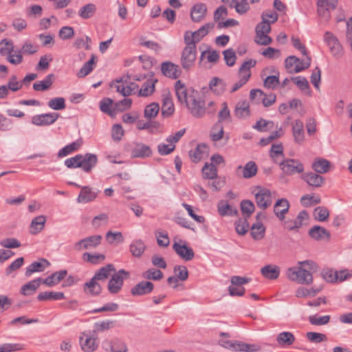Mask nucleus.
Segmentation results:
<instances>
[{
	"mask_svg": "<svg viewBox=\"0 0 352 352\" xmlns=\"http://www.w3.org/2000/svg\"><path fill=\"white\" fill-rule=\"evenodd\" d=\"M129 275L124 270H120L115 272L110 278L108 283V290L111 294H118L123 286L124 279Z\"/></svg>",
	"mask_w": 352,
	"mask_h": 352,
	"instance_id": "nucleus-9",
	"label": "nucleus"
},
{
	"mask_svg": "<svg viewBox=\"0 0 352 352\" xmlns=\"http://www.w3.org/2000/svg\"><path fill=\"white\" fill-rule=\"evenodd\" d=\"M157 242L160 247H167L170 243L168 233L165 231L157 230L155 232Z\"/></svg>",
	"mask_w": 352,
	"mask_h": 352,
	"instance_id": "nucleus-62",
	"label": "nucleus"
},
{
	"mask_svg": "<svg viewBox=\"0 0 352 352\" xmlns=\"http://www.w3.org/2000/svg\"><path fill=\"white\" fill-rule=\"evenodd\" d=\"M202 173L204 178L213 179L217 176V168L213 164L206 163L202 168Z\"/></svg>",
	"mask_w": 352,
	"mask_h": 352,
	"instance_id": "nucleus-47",
	"label": "nucleus"
},
{
	"mask_svg": "<svg viewBox=\"0 0 352 352\" xmlns=\"http://www.w3.org/2000/svg\"><path fill=\"white\" fill-rule=\"evenodd\" d=\"M160 111V106L158 103L157 102H152L149 104H148L144 111V117L148 119L151 120L152 118H154L156 117V116L158 114Z\"/></svg>",
	"mask_w": 352,
	"mask_h": 352,
	"instance_id": "nucleus-50",
	"label": "nucleus"
},
{
	"mask_svg": "<svg viewBox=\"0 0 352 352\" xmlns=\"http://www.w3.org/2000/svg\"><path fill=\"white\" fill-rule=\"evenodd\" d=\"M146 250V245L142 239H134L129 245L131 254L137 258L141 257Z\"/></svg>",
	"mask_w": 352,
	"mask_h": 352,
	"instance_id": "nucleus-31",
	"label": "nucleus"
},
{
	"mask_svg": "<svg viewBox=\"0 0 352 352\" xmlns=\"http://www.w3.org/2000/svg\"><path fill=\"white\" fill-rule=\"evenodd\" d=\"M197 57V50L185 47L181 55V65L186 70H189L195 64Z\"/></svg>",
	"mask_w": 352,
	"mask_h": 352,
	"instance_id": "nucleus-11",
	"label": "nucleus"
},
{
	"mask_svg": "<svg viewBox=\"0 0 352 352\" xmlns=\"http://www.w3.org/2000/svg\"><path fill=\"white\" fill-rule=\"evenodd\" d=\"M79 344L82 351L94 352L98 347L99 340L95 332H92L91 330H86L80 334Z\"/></svg>",
	"mask_w": 352,
	"mask_h": 352,
	"instance_id": "nucleus-4",
	"label": "nucleus"
},
{
	"mask_svg": "<svg viewBox=\"0 0 352 352\" xmlns=\"http://www.w3.org/2000/svg\"><path fill=\"white\" fill-rule=\"evenodd\" d=\"M210 90L217 95L222 94L226 89V85L223 80L214 77L209 82Z\"/></svg>",
	"mask_w": 352,
	"mask_h": 352,
	"instance_id": "nucleus-42",
	"label": "nucleus"
},
{
	"mask_svg": "<svg viewBox=\"0 0 352 352\" xmlns=\"http://www.w3.org/2000/svg\"><path fill=\"white\" fill-rule=\"evenodd\" d=\"M289 208V203L286 199H278L274 206V212L280 220L285 219V214Z\"/></svg>",
	"mask_w": 352,
	"mask_h": 352,
	"instance_id": "nucleus-24",
	"label": "nucleus"
},
{
	"mask_svg": "<svg viewBox=\"0 0 352 352\" xmlns=\"http://www.w3.org/2000/svg\"><path fill=\"white\" fill-rule=\"evenodd\" d=\"M206 12V4L203 3H196L191 8L190 18L193 22H200L205 18Z\"/></svg>",
	"mask_w": 352,
	"mask_h": 352,
	"instance_id": "nucleus-21",
	"label": "nucleus"
},
{
	"mask_svg": "<svg viewBox=\"0 0 352 352\" xmlns=\"http://www.w3.org/2000/svg\"><path fill=\"white\" fill-rule=\"evenodd\" d=\"M279 166L283 173L288 176L296 174L302 175L304 172V164L297 159L286 158L279 164Z\"/></svg>",
	"mask_w": 352,
	"mask_h": 352,
	"instance_id": "nucleus-8",
	"label": "nucleus"
},
{
	"mask_svg": "<svg viewBox=\"0 0 352 352\" xmlns=\"http://www.w3.org/2000/svg\"><path fill=\"white\" fill-rule=\"evenodd\" d=\"M296 340L294 334L289 331H283L278 334L276 342L281 347H286L292 345Z\"/></svg>",
	"mask_w": 352,
	"mask_h": 352,
	"instance_id": "nucleus-32",
	"label": "nucleus"
},
{
	"mask_svg": "<svg viewBox=\"0 0 352 352\" xmlns=\"http://www.w3.org/2000/svg\"><path fill=\"white\" fill-rule=\"evenodd\" d=\"M261 274L267 279H276L280 274V269L278 266L268 265L263 267L261 270Z\"/></svg>",
	"mask_w": 352,
	"mask_h": 352,
	"instance_id": "nucleus-37",
	"label": "nucleus"
},
{
	"mask_svg": "<svg viewBox=\"0 0 352 352\" xmlns=\"http://www.w3.org/2000/svg\"><path fill=\"white\" fill-rule=\"evenodd\" d=\"M161 70L164 76L173 79L177 78L182 73L179 66L170 62L163 63Z\"/></svg>",
	"mask_w": 352,
	"mask_h": 352,
	"instance_id": "nucleus-19",
	"label": "nucleus"
},
{
	"mask_svg": "<svg viewBox=\"0 0 352 352\" xmlns=\"http://www.w3.org/2000/svg\"><path fill=\"white\" fill-rule=\"evenodd\" d=\"M151 148L144 144H138L133 150V155L135 157L144 158L151 155Z\"/></svg>",
	"mask_w": 352,
	"mask_h": 352,
	"instance_id": "nucleus-44",
	"label": "nucleus"
},
{
	"mask_svg": "<svg viewBox=\"0 0 352 352\" xmlns=\"http://www.w3.org/2000/svg\"><path fill=\"white\" fill-rule=\"evenodd\" d=\"M240 206L243 215L246 217H250L255 210L254 203L248 199L241 201Z\"/></svg>",
	"mask_w": 352,
	"mask_h": 352,
	"instance_id": "nucleus-52",
	"label": "nucleus"
},
{
	"mask_svg": "<svg viewBox=\"0 0 352 352\" xmlns=\"http://www.w3.org/2000/svg\"><path fill=\"white\" fill-rule=\"evenodd\" d=\"M98 157L93 153H87L81 155V168L86 173H89L97 164Z\"/></svg>",
	"mask_w": 352,
	"mask_h": 352,
	"instance_id": "nucleus-22",
	"label": "nucleus"
},
{
	"mask_svg": "<svg viewBox=\"0 0 352 352\" xmlns=\"http://www.w3.org/2000/svg\"><path fill=\"white\" fill-rule=\"evenodd\" d=\"M113 100L105 98L100 102V109L103 113H105L111 116L115 115L114 111L112 110Z\"/></svg>",
	"mask_w": 352,
	"mask_h": 352,
	"instance_id": "nucleus-55",
	"label": "nucleus"
},
{
	"mask_svg": "<svg viewBox=\"0 0 352 352\" xmlns=\"http://www.w3.org/2000/svg\"><path fill=\"white\" fill-rule=\"evenodd\" d=\"M256 64L254 59H249L243 62L239 70V80L235 82L231 89V92H234L243 86L251 76L250 69Z\"/></svg>",
	"mask_w": 352,
	"mask_h": 352,
	"instance_id": "nucleus-5",
	"label": "nucleus"
},
{
	"mask_svg": "<svg viewBox=\"0 0 352 352\" xmlns=\"http://www.w3.org/2000/svg\"><path fill=\"white\" fill-rule=\"evenodd\" d=\"M217 211L221 217L234 216L237 214L236 209L232 208L230 204L224 201H220L217 204Z\"/></svg>",
	"mask_w": 352,
	"mask_h": 352,
	"instance_id": "nucleus-40",
	"label": "nucleus"
},
{
	"mask_svg": "<svg viewBox=\"0 0 352 352\" xmlns=\"http://www.w3.org/2000/svg\"><path fill=\"white\" fill-rule=\"evenodd\" d=\"M95 65V56L92 55L91 59L86 62L78 72L79 78H83L89 74L94 69Z\"/></svg>",
	"mask_w": 352,
	"mask_h": 352,
	"instance_id": "nucleus-49",
	"label": "nucleus"
},
{
	"mask_svg": "<svg viewBox=\"0 0 352 352\" xmlns=\"http://www.w3.org/2000/svg\"><path fill=\"white\" fill-rule=\"evenodd\" d=\"M233 351L243 352H255L258 351V349L254 344H249L243 342H235Z\"/></svg>",
	"mask_w": 352,
	"mask_h": 352,
	"instance_id": "nucleus-57",
	"label": "nucleus"
},
{
	"mask_svg": "<svg viewBox=\"0 0 352 352\" xmlns=\"http://www.w3.org/2000/svg\"><path fill=\"white\" fill-rule=\"evenodd\" d=\"M230 6L239 14H245L250 9L248 0H231Z\"/></svg>",
	"mask_w": 352,
	"mask_h": 352,
	"instance_id": "nucleus-46",
	"label": "nucleus"
},
{
	"mask_svg": "<svg viewBox=\"0 0 352 352\" xmlns=\"http://www.w3.org/2000/svg\"><path fill=\"white\" fill-rule=\"evenodd\" d=\"M82 144L81 139H78L62 148L58 152V157L62 158L71 154L72 152L78 151Z\"/></svg>",
	"mask_w": 352,
	"mask_h": 352,
	"instance_id": "nucleus-34",
	"label": "nucleus"
},
{
	"mask_svg": "<svg viewBox=\"0 0 352 352\" xmlns=\"http://www.w3.org/2000/svg\"><path fill=\"white\" fill-rule=\"evenodd\" d=\"M82 258L84 261L89 262L91 264H98L101 261H103L105 256L102 254H90L85 252L82 255Z\"/></svg>",
	"mask_w": 352,
	"mask_h": 352,
	"instance_id": "nucleus-58",
	"label": "nucleus"
},
{
	"mask_svg": "<svg viewBox=\"0 0 352 352\" xmlns=\"http://www.w3.org/2000/svg\"><path fill=\"white\" fill-rule=\"evenodd\" d=\"M250 233L254 240H261L265 236V228L261 222H256L252 224Z\"/></svg>",
	"mask_w": 352,
	"mask_h": 352,
	"instance_id": "nucleus-43",
	"label": "nucleus"
},
{
	"mask_svg": "<svg viewBox=\"0 0 352 352\" xmlns=\"http://www.w3.org/2000/svg\"><path fill=\"white\" fill-rule=\"evenodd\" d=\"M48 107L53 110H62L66 107L65 100L62 97H56L50 99L47 102Z\"/></svg>",
	"mask_w": 352,
	"mask_h": 352,
	"instance_id": "nucleus-54",
	"label": "nucleus"
},
{
	"mask_svg": "<svg viewBox=\"0 0 352 352\" xmlns=\"http://www.w3.org/2000/svg\"><path fill=\"white\" fill-rule=\"evenodd\" d=\"M59 118L57 113H47L35 115L32 118V123L36 126H49L54 123Z\"/></svg>",
	"mask_w": 352,
	"mask_h": 352,
	"instance_id": "nucleus-14",
	"label": "nucleus"
},
{
	"mask_svg": "<svg viewBox=\"0 0 352 352\" xmlns=\"http://www.w3.org/2000/svg\"><path fill=\"white\" fill-rule=\"evenodd\" d=\"M157 82V79L150 78L143 82L139 89L138 86L135 82L129 81V77L123 76L112 82L111 87L116 89V91L123 96H128L138 91L139 96L148 97L154 93Z\"/></svg>",
	"mask_w": 352,
	"mask_h": 352,
	"instance_id": "nucleus-2",
	"label": "nucleus"
},
{
	"mask_svg": "<svg viewBox=\"0 0 352 352\" xmlns=\"http://www.w3.org/2000/svg\"><path fill=\"white\" fill-rule=\"evenodd\" d=\"M323 39L334 58L340 59L343 56V47L338 38L333 33L328 31L325 32Z\"/></svg>",
	"mask_w": 352,
	"mask_h": 352,
	"instance_id": "nucleus-7",
	"label": "nucleus"
},
{
	"mask_svg": "<svg viewBox=\"0 0 352 352\" xmlns=\"http://www.w3.org/2000/svg\"><path fill=\"white\" fill-rule=\"evenodd\" d=\"M114 271V266L112 264H108L97 271L93 278L98 281L105 280Z\"/></svg>",
	"mask_w": 352,
	"mask_h": 352,
	"instance_id": "nucleus-41",
	"label": "nucleus"
},
{
	"mask_svg": "<svg viewBox=\"0 0 352 352\" xmlns=\"http://www.w3.org/2000/svg\"><path fill=\"white\" fill-rule=\"evenodd\" d=\"M182 206L186 210L188 215L192 218L196 222L199 223H203L205 222V218L204 216L197 215L195 213L193 207L188 204L183 203Z\"/></svg>",
	"mask_w": 352,
	"mask_h": 352,
	"instance_id": "nucleus-63",
	"label": "nucleus"
},
{
	"mask_svg": "<svg viewBox=\"0 0 352 352\" xmlns=\"http://www.w3.org/2000/svg\"><path fill=\"white\" fill-rule=\"evenodd\" d=\"M14 51V44L11 40L4 38L0 41V54L8 56Z\"/></svg>",
	"mask_w": 352,
	"mask_h": 352,
	"instance_id": "nucleus-51",
	"label": "nucleus"
},
{
	"mask_svg": "<svg viewBox=\"0 0 352 352\" xmlns=\"http://www.w3.org/2000/svg\"><path fill=\"white\" fill-rule=\"evenodd\" d=\"M307 219H308L307 212L306 210H302L298 213L297 217L294 221L293 224L291 226H288V228L290 230L298 228L302 225L303 221H305Z\"/></svg>",
	"mask_w": 352,
	"mask_h": 352,
	"instance_id": "nucleus-61",
	"label": "nucleus"
},
{
	"mask_svg": "<svg viewBox=\"0 0 352 352\" xmlns=\"http://www.w3.org/2000/svg\"><path fill=\"white\" fill-rule=\"evenodd\" d=\"M223 54L226 63L228 66L232 67L235 64L236 56L233 49L230 48L226 50L223 51Z\"/></svg>",
	"mask_w": 352,
	"mask_h": 352,
	"instance_id": "nucleus-64",
	"label": "nucleus"
},
{
	"mask_svg": "<svg viewBox=\"0 0 352 352\" xmlns=\"http://www.w3.org/2000/svg\"><path fill=\"white\" fill-rule=\"evenodd\" d=\"M143 277L148 280H159L163 278V273L160 270L151 268L143 273Z\"/></svg>",
	"mask_w": 352,
	"mask_h": 352,
	"instance_id": "nucleus-60",
	"label": "nucleus"
},
{
	"mask_svg": "<svg viewBox=\"0 0 352 352\" xmlns=\"http://www.w3.org/2000/svg\"><path fill=\"white\" fill-rule=\"evenodd\" d=\"M50 263L45 258H41L38 261L32 262L27 267L25 274L27 277H29L35 272H43L47 267L50 266Z\"/></svg>",
	"mask_w": 352,
	"mask_h": 352,
	"instance_id": "nucleus-20",
	"label": "nucleus"
},
{
	"mask_svg": "<svg viewBox=\"0 0 352 352\" xmlns=\"http://www.w3.org/2000/svg\"><path fill=\"white\" fill-rule=\"evenodd\" d=\"M292 131L294 142L302 144L305 138L303 122L299 119L294 120L292 122Z\"/></svg>",
	"mask_w": 352,
	"mask_h": 352,
	"instance_id": "nucleus-16",
	"label": "nucleus"
},
{
	"mask_svg": "<svg viewBox=\"0 0 352 352\" xmlns=\"http://www.w3.org/2000/svg\"><path fill=\"white\" fill-rule=\"evenodd\" d=\"M238 170H242V176L245 179H250L255 176L258 171V167L253 161H250L244 166H239Z\"/></svg>",
	"mask_w": 352,
	"mask_h": 352,
	"instance_id": "nucleus-33",
	"label": "nucleus"
},
{
	"mask_svg": "<svg viewBox=\"0 0 352 352\" xmlns=\"http://www.w3.org/2000/svg\"><path fill=\"white\" fill-rule=\"evenodd\" d=\"M311 168L318 174L327 173L329 171L331 164L329 161L324 158L319 157L314 160Z\"/></svg>",
	"mask_w": 352,
	"mask_h": 352,
	"instance_id": "nucleus-29",
	"label": "nucleus"
},
{
	"mask_svg": "<svg viewBox=\"0 0 352 352\" xmlns=\"http://www.w3.org/2000/svg\"><path fill=\"white\" fill-rule=\"evenodd\" d=\"M102 348L107 352H128L126 344L119 338L104 340Z\"/></svg>",
	"mask_w": 352,
	"mask_h": 352,
	"instance_id": "nucleus-12",
	"label": "nucleus"
},
{
	"mask_svg": "<svg viewBox=\"0 0 352 352\" xmlns=\"http://www.w3.org/2000/svg\"><path fill=\"white\" fill-rule=\"evenodd\" d=\"M96 10V6L93 3H88L82 6L79 10V16L85 19L91 18Z\"/></svg>",
	"mask_w": 352,
	"mask_h": 352,
	"instance_id": "nucleus-53",
	"label": "nucleus"
},
{
	"mask_svg": "<svg viewBox=\"0 0 352 352\" xmlns=\"http://www.w3.org/2000/svg\"><path fill=\"white\" fill-rule=\"evenodd\" d=\"M309 234L312 239L316 241L322 239L329 240L331 236L330 232L320 226L312 227L309 231Z\"/></svg>",
	"mask_w": 352,
	"mask_h": 352,
	"instance_id": "nucleus-28",
	"label": "nucleus"
},
{
	"mask_svg": "<svg viewBox=\"0 0 352 352\" xmlns=\"http://www.w3.org/2000/svg\"><path fill=\"white\" fill-rule=\"evenodd\" d=\"M208 147L204 144H200L195 149L190 151L189 156L193 162L197 163L206 159L208 156Z\"/></svg>",
	"mask_w": 352,
	"mask_h": 352,
	"instance_id": "nucleus-18",
	"label": "nucleus"
},
{
	"mask_svg": "<svg viewBox=\"0 0 352 352\" xmlns=\"http://www.w3.org/2000/svg\"><path fill=\"white\" fill-rule=\"evenodd\" d=\"M175 93L178 100L184 103L195 118H201L206 113V104L202 96L192 88H186L181 80H177L175 85Z\"/></svg>",
	"mask_w": 352,
	"mask_h": 352,
	"instance_id": "nucleus-1",
	"label": "nucleus"
},
{
	"mask_svg": "<svg viewBox=\"0 0 352 352\" xmlns=\"http://www.w3.org/2000/svg\"><path fill=\"white\" fill-rule=\"evenodd\" d=\"M83 290L88 295L97 296L101 294L102 287L98 281L92 277L90 280L84 284Z\"/></svg>",
	"mask_w": 352,
	"mask_h": 352,
	"instance_id": "nucleus-26",
	"label": "nucleus"
},
{
	"mask_svg": "<svg viewBox=\"0 0 352 352\" xmlns=\"http://www.w3.org/2000/svg\"><path fill=\"white\" fill-rule=\"evenodd\" d=\"M173 248L177 254L186 261H190L194 257L193 250L188 247L186 242L180 240L179 242H175L173 245Z\"/></svg>",
	"mask_w": 352,
	"mask_h": 352,
	"instance_id": "nucleus-13",
	"label": "nucleus"
},
{
	"mask_svg": "<svg viewBox=\"0 0 352 352\" xmlns=\"http://www.w3.org/2000/svg\"><path fill=\"white\" fill-rule=\"evenodd\" d=\"M250 98L251 100H261L263 104L265 107H270L276 101V95L270 94L266 95L264 92L260 89H252L250 94Z\"/></svg>",
	"mask_w": 352,
	"mask_h": 352,
	"instance_id": "nucleus-15",
	"label": "nucleus"
},
{
	"mask_svg": "<svg viewBox=\"0 0 352 352\" xmlns=\"http://www.w3.org/2000/svg\"><path fill=\"white\" fill-rule=\"evenodd\" d=\"M53 74H48L42 80L35 82L33 89L37 91H44L50 89L53 83Z\"/></svg>",
	"mask_w": 352,
	"mask_h": 352,
	"instance_id": "nucleus-38",
	"label": "nucleus"
},
{
	"mask_svg": "<svg viewBox=\"0 0 352 352\" xmlns=\"http://www.w3.org/2000/svg\"><path fill=\"white\" fill-rule=\"evenodd\" d=\"M235 115L239 118H245L250 115V105L247 101L237 103L234 110Z\"/></svg>",
	"mask_w": 352,
	"mask_h": 352,
	"instance_id": "nucleus-45",
	"label": "nucleus"
},
{
	"mask_svg": "<svg viewBox=\"0 0 352 352\" xmlns=\"http://www.w3.org/2000/svg\"><path fill=\"white\" fill-rule=\"evenodd\" d=\"M214 25L212 23H206L204 25L201 26L198 30L192 32L196 41L198 43L201 41V39L208 34L210 29L213 28Z\"/></svg>",
	"mask_w": 352,
	"mask_h": 352,
	"instance_id": "nucleus-59",
	"label": "nucleus"
},
{
	"mask_svg": "<svg viewBox=\"0 0 352 352\" xmlns=\"http://www.w3.org/2000/svg\"><path fill=\"white\" fill-rule=\"evenodd\" d=\"M298 266L289 267L286 272L287 277L299 284L309 285L313 282L312 273L317 270L318 266L311 260L298 262Z\"/></svg>",
	"mask_w": 352,
	"mask_h": 352,
	"instance_id": "nucleus-3",
	"label": "nucleus"
},
{
	"mask_svg": "<svg viewBox=\"0 0 352 352\" xmlns=\"http://www.w3.org/2000/svg\"><path fill=\"white\" fill-rule=\"evenodd\" d=\"M67 274V272L65 270L56 272L44 280L42 279V283L48 287H53L62 280L66 276Z\"/></svg>",
	"mask_w": 352,
	"mask_h": 352,
	"instance_id": "nucleus-30",
	"label": "nucleus"
},
{
	"mask_svg": "<svg viewBox=\"0 0 352 352\" xmlns=\"http://www.w3.org/2000/svg\"><path fill=\"white\" fill-rule=\"evenodd\" d=\"M257 206L263 210L267 209L272 204V194L270 190L257 186L252 190Z\"/></svg>",
	"mask_w": 352,
	"mask_h": 352,
	"instance_id": "nucleus-6",
	"label": "nucleus"
},
{
	"mask_svg": "<svg viewBox=\"0 0 352 352\" xmlns=\"http://www.w3.org/2000/svg\"><path fill=\"white\" fill-rule=\"evenodd\" d=\"M65 298L63 292H40L37 296L39 301L44 300H58Z\"/></svg>",
	"mask_w": 352,
	"mask_h": 352,
	"instance_id": "nucleus-39",
	"label": "nucleus"
},
{
	"mask_svg": "<svg viewBox=\"0 0 352 352\" xmlns=\"http://www.w3.org/2000/svg\"><path fill=\"white\" fill-rule=\"evenodd\" d=\"M292 80L302 91L310 94L309 82L305 77L296 76Z\"/></svg>",
	"mask_w": 352,
	"mask_h": 352,
	"instance_id": "nucleus-56",
	"label": "nucleus"
},
{
	"mask_svg": "<svg viewBox=\"0 0 352 352\" xmlns=\"http://www.w3.org/2000/svg\"><path fill=\"white\" fill-rule=\"evenodd\" d=\"M41 283H42V278H37L27 283L21 287V293L23 296L32 295L38 288Z\"/></svg>",
	"mask_w": 352,
	"mask_h": 352,
	"instance_id": "nucleus-35",
	"label": "nucleus"
},
{
	"mask_svg": "<svg viewBox=\"0 0 352 352\" xmlns=\"http://www.w3.org/2000/svg\"><path fill=\"white\" fill-rule=\"evenodd\" d=\"M97 195L98 192L93 190L88 186H82L77 198V201L86 204L94 201L97 197Z\"/></svg>",
	"mask_w": 352,
	"mask_h": 352,
	"instance_id": "nucleus-25",
	"label": "nucleus"
},
{
	"mask_svg": "<svg viewBox=\"0 0 352 352\" xmlns=\"http://www.w3.org/2000/svg\"><path fill=\"white\" fill-rule=\"evenodd\" d=\"M102 241V236L99 234H94L85 237L74 245L76 251L80 252L83 250L93 249L99 245Z\"/></svg>",
	"mask_w": 352,
	"mask_h": 352,
	"instance_id": "nucleus-10",
	"label": "nucleus"
},
{
	"mask_svg": "<svg viewBox=\"0 0 352 352\" xmlns=\"http://www.w3.org/2000/svg\"><path fill=\"white\" fill-rule=\"evenodd\" d=\"M46 217L44 215H38L32 219L30 225V233L36 235L41 232L45 225Z\"/></svg>",
	"mask_w": 352,
	"mask_h": 352,
	"instance_id": "nucleus-27",
	"label": "nucleus"
},
{
	"mask_svg": "<svg viewBox=\"0 0 352 352\" xmlns=\"http://www.w3.org/2000/svg\"><path fill=\"white\" fill-rule=\"evenodd\" d=\"M280 84L278 72L276 75L267 76L263 80V86L269 89L274 90Z\"/></svg>",
	"mask_w": 352,
	"mask_h": 352,
	"instance_id": "nucleus-48",
	"label": "nucleus"
},
{
	"mask_svg": "<svg viewBox=\"0 0 352 352\" xmlns=\"http://www.w3.org/2000/svg\"><path fill=\"white\" fill-rule=\"evenodd\" d=\"M162 100V114L164 117H169L173 115L175 111L172 98L169 94H167L164 96Z\"/></svg>",
	"mask_w": 352,
	"mask_h": 352,
	"instance_id": "nucleus-36",
	"label": "nucleus"
},
{
	"mask_svg": "<svg viewBox=\"0 0 352 352\" xmlns=\"http://www.w3.org/2000/svg\"><path fill=\"white\" fill-rule=\"evenodd\" d=\"M300 177L309 186L314 188L322 186L324 182V178L316 172H303Z\"/></svg>",
	"mask_w": 352,
	"mask_h": 352,
	"instance_id": "nucleus-17",
	"label": "nucleus"
},
{
	"mask_svg": "<svg viewBox=\"0 0 352 352\" xmlns=\"http://www.w3.org/2000/svg\"><path fill=\"white\" fill-rule=\"evenodd\" d=\"M154 288L153 284L150 281H141L135 285L131 290L133 296H142L151 293Z\"/></svg>",
	"mask_w": 352,
	"mask_h": 352,
	"instance_id": "nucleus-23",
	"label": "nucleus"
}]
</instances>
